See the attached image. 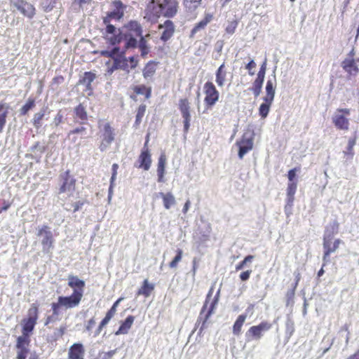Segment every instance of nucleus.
Masks as SVG:
<instances>
[{
  "mask_svg": "<svg viewBox=\"0 0 359 359\" xmlns=\"http://www.w3.org/2000/svg\"><path fill=\"white\" fill-rule=\"evenodd\" d=\"M68 285L73 289L70 296H60L57 302L51 304V309L55 315H59L62 309H72L76 307L81 302L85 287V282L77 276H68Z\"/></svg>",
  "mask_w": 359,
  "mask_h": 359,
  "instance_id": "obj_1",
  "label": "nucleus"
},
{
  "mask_svg": "<svg viewBox=\"0 0 359 359\" xmlns=\"http://www.w3.org/2000/svg\"><path fill=\"white\" fill-rule=\"evenodd\" d=\"M142 36V27L136 20H130L121 29L114 27V46L123 43L124 50L135 48L137 46V37Z\"/></svg>",
  "mask_w": 359,
  "mask_h": 359,
  "instance_id": "obj_2",
  "label": "nucleus"
},
{
  "mask_svg": "<svg viewBox=\"0 0 359 359\" xmlns=\"http://www.w3.org/2000/svg\"><path fill=\"white\" fill-rule=\"evenodd\" d=\"M179 8V0H151L148 4V9L156 18L161 16L167 18H174Z\"/></svg>",
  "mask_w": 359,
  "mask_h": 359,
  "instance_id": "obj_3",
  "label": "nucleus"
},
{
  "mask_svg": "<svg viewBox=\"0 0 359 359\" xmlns=\"http://www.w3.org/2000/svg\"><path fill=\"white\" fill-rule=\"evenodd\" d=\"M338 229L339 224L337 222H334L331 225L330 229H326L325 231L323 239V260L325 262H328L330 255L336 252L340 244L342 243V241L339 238H337L333 241L334 234L338 233Z\"/></svg>",
  "mask_w": 359,
  "mask_h": 359,
  "instance_id": "obj_4",
  "label": "nucleus"
},
{
  "mask_svg": "<svg viewBox=\"0 0 359 359\" xmlns=\"http://www.w3.org/2000/svg\"><path fill=\"white\" fill-rule=\"evenodd\" d=\"M126 51L124 46H114V69H120L128 73L130 69H134L137 66L138 60L134 56L130 57L128 60L124 55Z\"/></svg>",
  "mask_w": 359,
  "mask_h": 359,
  "instance_id": "obj_5",
  "label": "nucleus"
},
{
  "mask_svg": "<svg viewBox=\"0 0 359 359\" xmlns=\"http://www.w3.org/2000/svg\"><path fill=\"white\" fill-rule=\"evenodd\" d=\"M214 288L213 287H211L209 290L208 294L205 298V301L203 304V306L201 310L197 323L198 324L201 323V326L200 328V332H202L205 327H206V323L208 320L210 316L212 314L217 303L219 301V290L217 292L215 297L212 300L209 307L208 308L209 301L210 299V297H212L213 294Z\"/></svg>",
  "mask_w": 359,
  "mask_h": 359,
  "instance_id": "obj_6",
  "label": "nucleus"
},
{
  "mask_svg": "<svg viewBox=\"0 0 359 359\" xmlns=\"http://www.w3.org/2000/svg\"><path fill=\"white\" fill-rule=\"evenodd\" d=\"M203 93L205 94L204 104L205 109H210L218 102L219 93L214 83L211 81H207L203 86Z\"/></svg>",
  "mask_w": 359,
  "mask_h": 359,
  "instance_id": "obj_7",
  "label": "nucleus"
},
{
  "mask_svg": "<svg viewBox=\"0 0 359 359\" xmlns=\"http://www.w3.org/2000/svg\"><path fill=\"white\" fill-rule=\"evenodd\" d=\"M37 236H43L41 239L42 251L44 253H50L54 247L55 240L50 227L47 225L42 226L39 229Z\"/></svg>",
  "mask_w": 359,
  "mask_h": 359,
  "instance_id": "obj_8",
  "label": "nucleus"
},
{
  "mask_svg": "<svg viewBox=\"0 0 359 359\" xmlns=\"http://www.w3.org/2000/svg\"><path fill=\"white\" fill-rule=\"evenodd\" d=\"M351 110L347 108L337 109L336 114L332 116V123L337 129L348 130L349 129V120L346 117L349 116Z\"/></svg>",
  "mask_w": 359,
  "mask_h": 359,
  "instance_id": "obj_9",
  "label": "nucleus"
},
{
  "mask_svg": "<svg viewBox=\"0 0 359 359\" xmlns=\"http://www.w3.org/2000/svg\"><path fill=\"white\" fill-rule=\"evenodd\" d=\"M99 135L101 140L100 149L104 151L112 141V130L109 123L99 122Z\"/></svg>",
  "mask_w": 359,
  "mask_h": 359,
  "instance_id": "obj_10",
  "label": "nucleus"
},
{
  "mask_svg": "<svg viewBox=\"0 0 359 359\" xmlns=\"http://www.w3.org/2000/svg\"><path fill=\"white\" fill-rule=\"evenodd\" d=\"M31 338L18 336L16 339V359H27L30 352Z\"/></svg>",
  "mask_w": 359,
  "mask_h": 359,
  "instance_id": "obj_11",
  "label": "nucleus"
},
{
  "mask_svg": "<svg viewBox=\"0 0 359 359\" xmlns=\"http://www.w3.org/2000/svg\"><path fill=\"white\" fill-rule=\"evenodd\" d=\"M178 109L183 118L184 132L187 133L191 122V106L188 98H181L179 100Z\"/></svg>",
  "mask_w": 359,
  "mask_h": 359,
  "instance_id": "obj_12",
  "label": "nucleus"
},
{
  "mask_svg": "<svg viewBox=\"0 0 359 359\" xmlns=\"http://www.w3.org/2000/svg\"><path fill=\"white\" fill-rule=\"evenodd\" d=\"M61 184L59 188V194H64L67 191H74L76 180L71 175L70 170H67L59 176Z\"/></svg>",
  "mask_w": 359,
  "mask_h": 359,
  "instance_id": "obj_13",
  "label": "nucleus"
},
{
  "mask_svg": "<svg viewBox=\"0 0 359 359\" xmlns=\"http://www.w3.org/2000/svg\"><path fill=\"white\" fill-rule=\"evenodd\" d=\"M236 144L238 147V156L242 159L245 154L253 148V137L251 134L245 133Z\"/></svg>",
  "mask_w": 359,
  "mask_h": 359,
  "instance_id": "obj_14",
  "label": "nucleus"
},
{
  "mask_svg": "<svg viewBox=\"0 0 359 359\" xmlns=\"http://www.w3.org/2000/svg\"><path fill=\"white\" fill-rule=\"evenodd\" d=\"M272 327V324L267 321H262L257 325H253L249 328L246 335L250 339L258 340L263 336V332L269 330Z\"/></svg>",
  "mask_w": 359,
  "mask_h": 359,
  "instance_id": "obj_15",
  "label": "nucleus"
},
{
  "mask_svg": "<svg viewBox=\"0 0 359 359\" xmlns=\"http://www.w3.org/2000/svg\"><path fill=\"white\" fill-rule=\"evenodd\" d=\"M11 2L24 16L32 19L36 15L34 6L25 0H11Z\"/></svg>",
  "mask_w": 359,
  "mask_h": 359,
  "instance_id": "obj_16",
  "label": "nucleus"
},
{
  "mask_svg": "<svg viewBox=\"0 0 359 359\" xmlns=\"http://www.w3.org/2000/svg\"><path fill=\"white\" fill-rule=\"evenodd\" d=\"M149 142V135L144 145L142 150L138 157V168H142L144 170H149L151 165V156L149 149L147 147Z\"/></svg>",
  "mask_w": 359,
  "mask_h": 359,
  "instance_id": "obj_17",
  "label": "nucleus"
},
{
  "mask_svg": "<svg viewBox=\"0 0 359 359\" xmlns=\"http://www.w3.org/2000/svg\"><path fill=\"white\" fill-rule=\"evenodd\" d=\"M358 62H359V57L357 60L354 58H345L341 62V66L349 77L355 76L359 72Z\"/></svg>",
  "mask_w": 359,
  "mask_h": 359,
  "instance_id": "obj_18",
  "label": "nucleus"
},
{
  "mask_svg": "<svg viewBox=\"0 0 359 359\" xmlns=\"http://www.w3.org/2000/svg\"><path fill=\"white\" fill-rule=\"evenodd\" d=\"M158 28V29H163L160 39L163 42L168 41L173 36L175 31V26L170 20H166L163 24H160Z\"/></svg>",
  "mask_w": 359,
  "mask_h": 359,
  "instance_id": "obj_19",
  "label": "nucleus"
},
{
  "mask_svg": "<svg viewBox=\"0 0 359 359\" xmlns=\"http://www.w3.org/2000/svg\"><path fill=\"white\" fill-rule=\"evenodd\" d=\"M97 78L96 74L93 72H86L83 76L80 77L78 84L83 85L86 87L85 90L88 92V95L93 94V88L92 82Z\"/></svg>",
  "mask_w": 359,
  "mask_h": 359,
  "instance_id": "obj_20",
  "label": "nucleus"
},
{
  "mask_svg": "<svg viewBox=\"0 0 359 359\" xmlns=\"http://www.w3.org/2000/svg\"><path fill=\"white\" fill-rule=\"evenodd\" d=\"M85 348L80 343L72 345L68 351L69 359H84Z\"/></svg>",
  "mask_w": 359,
  "mask_h": 359,
  "instance_id": "obj_21",
  "label": "nucleus"
},
{
  "mask_svg": "<svg viewBox=\"0 0 359 359\" xmlns=\"http://www.w3.org/2000/svg\"><path fill=\"white\" fill-rule=\"evenodd\" d=\"M213 19V15L211 13H205L203 20L196 23L193 29L191 30L189 37L194 38L195 34L201 29H204L207 25Z\"/></svg>",
  "mask_w": 359,
  "mask_h": 359,
  "instance_id": "obj_22",
  "label": "nucleus"
},
{
  "mask_svg": "<svg viewBox=\"0 0 359 359\" xmlns=\"http://www.w3.org/2000/svg\"><path fill=\"white\" fill-rule=\"evenodd\" d=\"M36 323V321H34L27 318H23L22 320V334L20 336L31 338V335L32 334Z\"/></svg>",
  "mask_w": 359,
  "mask_h": 359,
  "instance_id": "obj_23",
  "label": "nucleus"
},
{
  "mask_svg": "<svg viewBox=\"0 0 359 359\" xmlns=\"http://www.w3.org/2000/svg\"><path fill=\"white\" fill-rule=\"evenodd\" d=\"M167 158L166 155L163 153L160 155L158 161L157 165V175H158V182H164V175H165V169L166 165Z\"/></svg>",
  "mask_w": 359,
  "mask_h": 359,
  "instance_id": "obj_24",
  "label": "nucleus"
},
{
  "mask_svg": "<svg viewBox=\"0 0 359 359\" xmlns=\"http://www.w3.org/2000/svg\"><path fill=\"white\" fill-rule=\"evenodd\" d=\"M227 71L224 63H222L215 73V81L219 87H222L226 81Z\"/></svg>",
  "mask_w": 359,
  "mask_h": 359,
  "instance_id": "obj_25",
  "label": "nucleus"
},
{
  "mask_svg": "<svg viewBox=\"0 0 359 359\" xmlns=\"http://www.w3.org/2000/svg\"><path fill=\"white\" fill-rule=\"evenodd\" d=\"M158 62L154 60L149 61L142 69V75L145 79L154 76L157 69Z\"/></svg>",
  "mask_w": 359,
  "mask_h": 359,
  "instance_id": "obj_26",
  "label": "nucleus"
},
{
  "mask_svg": "<svg viewBox=\"0 0 359 359\" xmlns=\"http://www.w3.org/2000/svg\"><path fill=\"white\" fill-rule=\"evenodd\" d=\"M154 290V285L150 283L147 279L144 280L141 287L137 291V295H142L144 297H148L151 295Z\"/></svg>",
  "mask_w": 359,
  "mask_h": 359,
  "instance_id": "obj_27",
  "label": "nucleus"
},
{
  "mask_svg": "<svg viewBox=\"0 0 359 359\" xmlns=\"http://www.w3.org/2000/svg\"><path fill=\"white\" fill-rule=\"evenodd\" d=\"M275 85H276V78L274 77V80L272 81L269 79L266 82V95L264 97L263 100H266L268 101H273L275 96Z\"/></svg>",
  "mask_w": 359,
  "mask_h": 359,
  "instance_id": "obj_28",
  "label": "nucleus"
},
{
  "mask_svg": "<svg viewBox=\"0 0 359 359\" xmlns=\"http://www.w3.org/2000/svg\"><path fill=\"white\" fill-rule=\"evenodd\" d=\"M159 194L162 198L163 206L165 209H170L176 203L175 198L171 192H161Z\"/></svg>",
  "mask_w": 359,
  "mask_h": 359,
  "instance_id": "obj_29",
  "label": "nucleus"
},
{
  "mask_svg": "<svg viewBox=\"0 0 359 359\" xmlns=\"http://www.w3.org/2000/svg\"><path fill=\"white\" fill-rule=\"evenodd\" d=\"M134 316H128L126 318V320L121 323V326L119 327V329L116 332V334L128 333L134 322Z\"/></svg>",
  "mask_w": 359,
  "mask_h": 359,
  "instance_id": "obj_30",
  "label": "nucleus"
},
{
  "mask_svg": "<svg viewBox=\"0 0 359 359\" xmlns=\"http://www.w3.org/2000/svg\"><path fill=\"white\" fill-rule=\"evenodd\" d=\"M126 7L121 1H114V19L120 20L123 16Z\"/></svg>",
  "mask_w": 359,
  "mask_h": 359,
  "instance_id": "obj_31",
  "label": "nucleus"
},
{
  "mask_svg": "<svg viewBox=\"0 0 359 359\" xmlns=\"http://www.w3.org/2000/svg\"><path fill=\"white\" fill-rule=\"evenodd\" d=\"M76 118L81 120V123L83 124L88 119V114L85 107L82 104H79L74 109Z\"/></svg>",
  "mask_w": 359,
  "mask_h": 359,
  "instance_id": "obj_32",
  "label": "nucleus"
},
{
  "mask_svg": "<svg viewBox=\"0 0 359 359\" xmlns=\"http://www.w3.org/2000/svg\"><path fill=\"white\" fill-rule=\"evenodd\" d=\"M133 90L136 95H144L146 99H149L151 95V88L145 85L135 86Z\"/></svg>",
  "mask_w": 359,
  "mask_h": 359,
  "instance_id": "obj_33",
  "label": "nucleus"
},
{
  "mask_svg": "<svg viewBox=\"0 0 359 359\" xmlns=\"http://www.w3.org/2000/svg\"><path fill=\"white\" fill-rule=\"evenodd\" d=\"M247 318L246 314H241L238 316L236 320L233 325V333L235 335H239L241 332L242 326L243 325Z\"/></svg>",
  "mask_w": 359,
  "mask_h": 359,
  "instance_id": "obj_34",
  "label": "nucleus"
},
{
  "mask_svg": "<svg viewBox=\"0 0 359 359\" xmlns=\"http://www.w3.org/2000/svg\"><path fill=\"white\" fill-rule=\"evenodd\" d=\"M272 103V101L264 100V102L260 104L259 114L262 118H265L268 116Z\"/></svg>",
  "mask_w": 359,
  "mask_h": 359,
  "instance_id": "obj_35",
  "label": "nucleus"
},
{
  "mask_svg": "<svg viewBox=\"0 0 359 359\" xmlns=\"http://www.w3.org/2000/svg\"><path fill=\"white\" fill-rule=\"evenodd\" d=\"M137 45L141 52V56L142 57H145L149 52V48L147 46V40L143 36L140 37L139 43H137Z\"/></svg>",
  "mask_w": 359,
  "mask_h": 359,
  "instance_id": "obj_36",
  "label": "nucleus"
},
{
  "mask_svg": "<svg viewBox=\"0 0 359 359\" xmlns=\"http://www.w3.org/2000/svg\"><path fill=\"white\" fill-rule=\"evenodd\" d=\"M145 112H146V105L145 104L140 105L137 110L135 121V123H134V126L135 128H137L140 126V124L141 123L142 118L144 117V116L145 114Z\"/></svg>",
  "mask_w": 359,
  "mask_h": 359,
  "instance_id": "obj_37",
  "label": "nucleus"
},
{
  "mask_svg": "<svg viewBox=\"0 0 359 359\" xmlns=\"http://www.w3.org/2000/svg\"><path fill=\"white\" fill-rule=\"evenodd\" d=\"M35 107V100L34 98L29 97L26 103L21 107L20 109V113L21 116H25L28 111L32 109Z\"/></svg>",
  "mask_w": 359,
  "mask_h": 359,
  "instance_id": "obj_38",
  "label": "nucleus"
},
{
  "mask_svg": "<svg viewBox=\"0 0 359 359\" xmlns=\"http://www.w3.org/2000/svg\"><path fill=\"white\" fill-rule=\"evenodd\" d=\"M46 113V109H43L41 111L34 114L33 119H32V124L36 128H39L41 127L42 123L41 121L43 120Z\"/></svg>",
  "mask_w": 359,
  "mask_h": 359,
  "instance_id": "obj_39",
  "label": "nucleus"
},
{
  "mask_svg": "<svg viewBox=\"0 0 359 359\" xmlns=\"http://www.w3.org/2000/svg\"><path fill=\"white\" fill-rule=\"evenodd\" d=\"M263 83H264V80L257 79V78L252 83V86L251 88V90L252 91L255 97H258L260 95Z\"/></svg>",
  "mask_w": 359,
  "mask_h": 359,
  "instance_id": "obj_40",
  "label": "nucleus"
},
{
  "mask_svg": "<svg viewBox=\"0 0 359 359\" xmlns=\"http://www.w3.org/2000/svg\"><path fill=\"white\" fill-rule=\"evenodd\" d=\"M39 317V308L36 304H32L28 310L27 318L36 321Z\"/></svg>",
  "mask_w": 359,
  "mask_h": 359,
  "instance_id": "obj_41",
  "label": "nucleus"
},
{
  "mask_svg": "<svg viewBox=\"0 0 359 359\" xmlns=\"http://www.w3.org/2000/svg\"><path fill=\"white\" fill-rule=\"evenodd\" d=\"M111 317H112V308H111L107 311L106 316L101 321L98 328L97 329V330L95 332V335H98L101 332L102 327H104L109 322Z\"/></svg>",
  "mask_w": 359,
  "mask_h": 359,
  "instance_id": "obj_42",
  "label": "nucleus"
},
{
  "mask_svg": "<svg viewBox=\"0 0 359 359\" xmlns=\"http://www.w3.org/2000/svg\"><path fill=\"white\" fill-rule=\"evenodd\" d=\"M202 0H184V6L189 11H195L201 3Z\"/></svg>",
  "mask_w": 359,
  "mask_h": 359,
  "instance_id": "obj_43",
  "label": "nucleus"
},
{
  "mask_svg": "<svg viewBox=\"0 0 359 359\" xmlns=\"http://www.w3.org/2000/svg\"><path fill=\"white\" fill-rule=\"evenodd\" d=\"M297 182H288L287 187V195L290 201H293L296 193Z\"/></svg>",
  "mask_w": 359,
  "mask_h": 359,
  "instance_id": "obj_44",
  "label": "nucleus"
},
{
  "mask_svg": "<svg viewBox=\"0 0 359 359\" xmlns=\"http://www.w3.org/2000/svg\"><path fill=\"white\" fill-rule=\"evenodd\" d=\"M356 144V137H354L353 138H350L348 142V145L346 147V150L344 151V154L346 156H350L353 157L354 155L353 147Z\"/></svg>",
  "mask_w": 359,
  "mask_h": 359,
  "instance_id": "obj_45",
  "label": "nucleus"
},
{
  "mask_svg": "<svg viewBox=\"0 0 359 359\" xmlns=\"http://www.w3.org/2000/svg\"><path fill=\"white\" fill-rule=\"evenodd\" d=\"M182 250L178 248L177 250H176V255L175 257L173 258V259L169 263V266L171 268V269H174V268H176L178 263L182 260Z\"/></svg>",
  "mask_w": 359,
  "mask_h": 359,
  "instance_id": "obj_46",
  "label": "nucleus"
},
{
  "mask_svg": "<svg viewBox=\"0 0 359 359\" xmlns=\"http://www.w3.org/2000/svg\"><path fill=\"white\" fill-rule=\"evenodd\" d=\"M254 259H255L254 255H247L243 259V260H242L241 262H240L238 264H236V266L235 267L236 271H238L243 269L247 265L248 263L252 262Z\"/></svg>",
  "mask_w": 359,
  "mask_h": 359,
  "instance_id": "obj_47",
  "label": "nucleus"
},
{
  "mask_svg": "<svg viewBox=\"0 0 359 359\" xmlns=\"http://www.w3.org/2000/svg\"><path fill=\"white\" fill-rule=\"evenodd\" d=\"M294 323L292 320L287 319L285 322V334L290 338L294 332Z\"/></svg>",
  "mask_w": 359,
  "mask_h": 359,
  "instance_id": "obj_48",
  "label": "nucleus"
},
{
  "mask_svg": "<svg viewBox=\"0 0 359 359\" xmlns=\"http://www.w3.org/2000/svg\"><path fill=\"white\" fill-rule=\"evenodd\" d=\"M57 0H43L42 3L43 8L45 12H50L53 9Z\"/></svg>",
  "mask_w": 359,
  "mask_h": 359,
  "instance_id": "obj_49",
  "label": "nucleus"
},
{
  "mask_svg": "<svg viewBox=\"0 0 359 359\" xmlns=\"http://www.w3.org/2000/svg\"><path fill=\"white\" fill-rule=\"evenodd\" d=\"M237 26L238 22L236 20L231 21L226 27L225 31L229 34H233L235 32Z\"/></svg>",
  "mask_w": 359,
  "mask_h": 359,
  "instance_id": "obj_50",
  "label": "nucleus"
},
{
  "mask_svg": "<svg viewBox=\"0 0 359 359\" xmlns=\"http://www.w3.org/2000/svg\"><path fill=\"white\" fill-rule=\"evenodd\" d=\"M112 18V12H109L107 16L104 18V22L107 25L106 32L108 34H112V25L109 24L110 19Z\"/></svg>",
  "mask_w": 359,
  "mask_h": 359,
  "instance_id": "obj_51",
  "label": "nucleus"
},
{
  "mask_svg": "<svg viewBox=\"0 0 359 359\" xmlns=\"http://www.w3.org/2000/svg\"><path fill=\"white\" fill-rule=\"evenodd\" d=\"M296 290H297V287H294V286L292 285V287L287 292V293H286L287 304H289L291 302L293 301Z\"/></svg>",
  "mask_w": 359,
  "mask_h": 359,
  "instance_id": "obj_52",
  "label": "nucleus"
},
{
  "mask_svg": "<svg viewBox=\"0 0 359 359\" xmlns=\"http://www.w3.org/2000/svg\"><path fill=\"white\" fill-rule=\"evenodd\" d=\"M299 170V168H294L290 170L287 172L288 182H297L295 180L296 172Z\"/></svg>",
  "mask_w": 359,
  "mask_h": 359,
  "instance_id": "obj_53",
  "label": "nucleus"
},
{
  "mask_svg": "<svg viewBox=\"0 0 359 359\" xmlns=\"http://www.w3.org/2000/svg\"><path fill=\"white\" fill-rule=\"evenodd\" d=\"M7 115H8V111H5L0 114V133L2 132L4 128L6 125Z\"/></svg>",
  "mask_w": 359,
  "mask_h": 359,
  "instance_id": "obj_54",
  "label": "nucleus"
},
{
  "mask_svg": "<svg viewBox=\"0 0 359 359\" xmlns=\"http://www.w3.org/2000/svg\"><path fill=\"white\" fill-rule=\"evenodd\" d=\"M257 65L254 60H251L246 65L245 69L248 71V74L250 76H253L255 72L252 71L256 67Z\"/></svg>",
  "mask_w": 359,
  "mask_h": 359,
  "instance_id": "obj_55",
  "label": "nucleus"
},
{
  "mask_svg": "<svg viewBox=\"0 0 359 359\" xmlns=\"http://www.w3.org/2000/svg\"><path fill=\"white\" fill-rule=\"evenodd\" d=\"M266 63H263L257 73V79H262L264 81L265 74H266Z\"/></svg>",
  "mask_w": 359,
  "mask_h": 359,
  "instance_id": "obj_56",
  "label": "nucleus"
},
{
  "mask_svg": "<svg viewBox=\"0 0 359 359\" xmlns=\"http://www.w3.org/2000/svg\"><path fill=\"white\" fill-rule=\"evenodd\" d=\"M252 272V270H246L245 271L241 272L239 276L240 279L242 281L248 280L250 278V276Z\"/></svg>",
  "mask_w": 359,
  "mask_h": 359,
  "instance_id": "obj_57",
  "label": "nucleus"
},
{
  "mask_svg": "<svg viewBox=\"0 0 359 359\" xmlns=\"http://www.w3.org/2000/svg\"><path fill=\"white\" fill-rule=\"evenodd\" d=\"M65 81V77L62 75L55 76L52 80V84L60 85Z\"/></svg>",
  "mask_w": 359,
  "mask_h": 359,
  "instance_id": "obj_58",
  "label": "nucleus"
},
{
  "mask_svg": "<svg viewBox=\"0 0 359 359\" xmlns=\"http://www.w3.org/2000/svg\"><path fill=\"white\" fill-rule=\"evenodd\" d=\"M1 203L2 207L0 208V213H1L3 211H6L8 210L12 204L11 202L6 200H4Z\"/></svg>",
  "mask_w": 359,
  "mask_h": 359,
  "instance_id": "obj_59",
  "label": "nucleus"
},
{
  "mask_svg": "<svg viewBox=\"0 0 359 359\" xmlns=\"http://www.w3.org/2000/svg\"><path fill=\"white\" fill-rule=\"evenodd\" d=\"M57 316L58 315H55L53 313L51 316H48L46 319L45 325H48L50 323H53V322H55V320H57Z\"/></svg>",
  "mask_w": 359,
  "mask_h": 359,
  "instance_id": "obj_60",
  "label": "nucleus"
},
{
  "mask_svg": "<svg viewBox=\"0 0 359 359\" xmlns=\"http://www.w3.org/2000/svg\"><path fill=\"white\" fill-rule=\"evenodd\" d=\"M93 0H74V4H77L81 8L84 4H90Z\"/></svg>",
  "mask_w": 359,
  "mask_h": 359,
  "instance_id": "obj_61",
  "label": "nucleus"
},
{
  "mask_svg": "<svg viewBox=\"0 0 359 359\" xmlns=\"http://www.w3.org/2000/svg\"><path fill=\"white\" fill-rule=\"evenodd\" d=\"M95 323H95V319L92 318V319L89 320L86 325V330L90 332L92 330V329L95 327Z\"/></svg>",
  "mask_w": 359,
  "mask_h": 359,
  "instance_id": "obj_62",
  "label": "nucleus"
},
{
  "mask_svg": "<svg viewBox=\"0 0 359 359\" xmlns=\"http://www.w3.org/2000/svg\"><path fill=\"white\" fill-rule=\"evenodd\" d=\"M294 276H295V280H294V283H292V285H294V287H297L299 283L301 280V273L299 272H294Z\"/></svg>",
  "mask_w": 359,
  "mask_h": 359,
  "instance_id": "obj_63",
  "label": "nucleus"
},
{
  "mask_svg": "<svg viewBox=\"0 0 359 359\" xmlns=\"http://www.w3.org/2000/svg\"><path fill=\"white\" fill-rule=\"evenodd\" d=\"M84 203H85L83 201H78L74 203L73 204L74 212H77L84 205Z\"/></svg>",
  "mask_w": 359,
  "mask_h": 359,
  "instance_id": "obj_64",
  "label": "nucleus"
}]
</instances>
